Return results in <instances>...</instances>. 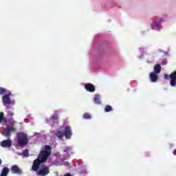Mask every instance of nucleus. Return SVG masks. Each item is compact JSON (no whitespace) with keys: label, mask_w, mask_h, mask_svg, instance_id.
<instances>
[{"label":"nucleus","mask_w":176,"mask_h":176,"mask_svg":"<svg viewBox=\"0 0 176 176\" xmlns=\"http://www.w3.org/2000/svg\"><path fill=\"white\" fill-rule=\"evenodd\" d=\"M83 118H84V119H91V116L90 113H85L83 115Z\"/></svg>","instance_id":"aec40b11"},{"label":"nucleus","mask_w":176,"mask_h":176,"mask_svg":"<svg viewBox=\"0 0 176 176\" xmlns=\"http://www.w3.org/2000/svg\"><path fill=\"white\" fill-rule=\"evenodd\" d=\"M3 116H4L3 112H1L0 113V123H1L3 121Z\"/></svg>","instance_id":"b1692460"},{"label":"nucleus","mask_w":176,"mask_h":176,"mask_svg":"<svg viewBox=\"0 0 176 176\" xmlns=\"http://www.w3.org/2000/svg\"><path fill=\"white\" fill-rule=\"evenodd\" d=\"M2 164V160L0 159V166Z\"/></svg>","instance_id":"c85d7f7f"},{"label":"nucleus","mask_w":176,"mask_h":176,"mask_svg":"<svg viewBox=\"0 0 176 176\" xmlns=\"http://www.w3.org/2000/svg\"><path fill=\"white\" fill-rule=\"evenodd\" d=\"M50 155H52V146L45 145L43 146V150L40 151L37 159L43 163H46L47 162V159L50 157Z\"/></svg>","instance_id":"f257e3e1"},{"label":"nucleus","mask_w":176,"mask_h":176,"mask_svg":"<svg viewBox=\"0 0 176 176\" xmlns=\"http://www.w3.org/2000/svg\"><path fill=\"white\" fill-rule=\"evenodd\" d=\"M151 28L153 30H159V23L154 21L151 25Z\"/></svg>","instance_id":"a211bd4d"},{"label":"nucleus","mask_w":176,"mask_h":176,"mask_svg":"<svg viewBox=\"0 0 176 176\" xmlns=\"http://www.w3.org/2000/svg\"><path fill=\"white\" fill-rule=\"evenodd\" d=\"M13 115H14V113L10 111H8L7 116H13Z\"/></svg>","instance_id":"393cba45"},{"label":"nucleus","mask_w":176,"mask_h":176,"mask_svg":"<svg viewBox=\"0 0 176 176\" xmlns=\"http://www.w3.org/2000/svg\"><path fill=\"white\" fill-rule=\"evenodd\" d=\"M113 110V109L112 108V106L107 104L106 105L105 108H104V112H111Z\"/></svg>","instance_id":"6ab92c4d"},{"label":"nucleus","mask_w":176,"mask_h":176,"mask_svg":"<svg viewBox=\"0 0 176 176\" xmlns=\"http://www.w3.org/2000/svg\"><path fill=\"white\" fill-rule=\"evenodd\" d=\"M12 96V92H8V94L4 95L2 96V102L3 105H9L12 104V100L10 99V97Z\"/></svg>","instance_id":"7ed1b4c3"},{"label":"nucleus","mask_w":176,"mask_h":176,"mask_svg":"<svg viewBox=\"0 0 176 176\" xmlns=\"http://www.w3.org/2000/svg\"><path fill=\"white\" fill-rule=\"evenodd\" d=\"M8 122L11 124L12 126H14V121L13 120H9Z\"/></svg>","instance_id":"a878e982"},{"label":"nucleus","mask_w":176,"mask_h":176,"mask_svg":"<svg viewBox=\"0 0 176 176\" xmlns=\"http://www.w3.org/2000/svg\"><path fill=\"white\" fill-rule=\"evenodd\" d=\"M162 72V66L160 64H157L154 67V74H160Z\"/></svg>","instance_id":"ddd939ff"},{"label":"nucleus","mask_w":176,"mask_h":176,"mask_svg":"<svg viewBox=\"0 0 176 176\" xmlns=\"http://www.w3.org/2000/svg\"><path fill=\"white\" fill-rule=\"evenodd\" d=\"M8 93H10V91H8L6 88L0 87V96L6 95Z\"/></svg>","instance_id":"2eb2a0df"},{"label":"nucleus","mask_w":176,"mask_h":176,"mask_svg":"<svg viewBox=\"0 0 176 176\" xmlns=\"http://www.w3.org/2000/svg\"><path fill=\"white\" fill-rule=\"evenodd\" d=\"M41 163L43 162L39 160V159L37 158L34 160L32 166V170H33V171H38V170H39V167L41 166Z\"/></svg>","instance_id":"0eeeda50"},{"label":"nucleus","mask_w":176,"mask_h":176,"mask_svg":"<svg viewBox=\"0 0 176 176\" xmlns=\"http://www.w3.org/2000/svg\"><path fill=\"white\" fill-rule=\"evenodd\" d=\"M51 119L52 120H57L58 119V116L57 114H54L52 116Z\"/></svg>","instance_id":"4be33fe9"},{"label":"nucleus","mask_w":176,"mask_h":176,"mask_svg":"<svg viewBox=\"0 0 176 176\" xmlns=\"http://www.w3.org/2000/svg\"><path fill=\"white\" fill-rule=\"evenodd\" d=\"M9 171H10L9 168L8 167L3 168L0 176H8V175L9 174Z\"/></svg>","instance_id":"4468645a"},{"label":"nucleus","mask_w":176,"mask_h":176,"mask_svg":"<svg viewBox=\"0 0 176 176\" xmlns=\"http://www.w3.org/2000/svg\"><path fill=\"white\" fill-rule=\"evenodd\" d=\"M164 79H168V75L164 74Z\"/></svg>","instance_id":"bb28decb"},{"label":"nucleus","mask_w":176,"mask_h":176,"mask_svg":"<svg viewBox=\"0 0 176 176\" xmlns=\"http://www.w3.org/2000/svg\"><path fill=\"white\" fill-rule=\"evenodd\" d=\"M150 79L153 83L157 82V79H159V76L157 73L151 72L150 73Z\"/></svg>","instance_id":"9b49d317"},{"label":"nucleus","mask_w":176,"mask_h":176,"mask_svg":"<svg viewBox=\"0 0 176 176\" xmlns=\"http://www.w3.org/2000/svg\"><path fill=\"white\" fill-rule=\"evenodd\" d=\"M85 89L87 91H89V93H94V91H96V87L91 83H86L85 85Z\"/></svg>","instance_id":"1a4fd4ad"},{"label":"nucleus","mask_w":176,"mask_h":176,"mask_svg":"<svg viewBox=\"0 0 176 176\" xmlns=\"http://www.w3.org/2000/svg\"><path fill=\"white\" fill-rule=\"evenodd\" d=\"M173 155H176V150L173 152Z\"/></svg>","instance_id":"cd10ccee"},{"label":"nucleus","mask_w":176,"mask_h":176,"mask_svg":"<svg viewBox=\"0 0 176 176\" xmlns=\"http://www.w3.org/2000/svg\"><path fill=\"white\" fill-rule=\"evenodd\" d=\"M2 135H4V137L10 138L12 134L10 133V130L9 129V127H7L6 129H4V131L2 132Z\"/></svg>","instance_id":"f8f14e48"},{"label":"nucleus","mask_w":176,"mask_h":176,"mask_svg":"<svg viewBox=\"0 0 176 176\" xmlns=\"http://www.w3.org/2000/svg\"><path fill=\"white\" fill-rule=\"evenodd\" d=\"M170 77V85L172 86V87H174L176 86V71L171 73L169 76Z\"/></svg>","instance_id":"6e6552de"},{"label":"nucleus","mask_w":176,"mask_h":176,"mask_svg":"<svg viewBox=\"0 0 176 176\" xmlns=\"http://www.w3.org/2000/svg\"><path fill=\"white\" fill-rule=\"evenodd\" d=\"M1 146H2V148H10V146H12V140L9 139L3 140L1 143Z\"/></svg>","instance_id":"9d476101"},{"label":"nucleus","mask_w":176,"mask_h":176,"mask_svg":"<svg viewBox=\"0 0 176 176\" xmlns=\"http://www.w3.org/2000/svg\"><path fill=\"white\" fill-rule=\"evenodd\" d=\"M63 134L66 140H70V138L72 137V129L69 125L65 127Z\"/></svg>","instance_id":"20e7f679"},{"label":"nucleus","mask_w":176,"mask_h":176,"mask_svg":"<svg viewBox=\"0 0 176 176\" xmlns=\"http://www.w3.org/2000/svg\"><path fill=\"white\" fill-rule=\"evenodd\" d=\"M16 141L19 146H25L28 144V136L23 132H19L16 134Z\"/></svg>","instance_id":"f03ea898"},{"label":"nucleus","mask_w":176,"mask_h":176,"mask_svg":"<svg viewBox=\"0 0 176 176\" xmlns=\"http://www.w3.org/2000/svg\"><path fill=\"white\" fill-rule=\"evenodd\" d=\"M94 101L95 104H101V100H100V94H96L94 98Z\"/></svg>","instance_id":"dca6fc26"},{"label":"nucleus","mask_w":176,"mask_h":176,"mask_svg":"<svg viewBox=\"0 0 176 176\" xmlns=\"http://www.w3.org/2000/svg\"><path fill=\"white\" fill-rule=\"evenodd\" d=\"M10 170L12 174H17L18 175H21V174H23V169L20 168L17 165L12 166Z\"/></svg>","instance_id":"423d86ee"},{"label":"nucleus","mask_w":176,"mask_h":176,"mask_svg":"<svg viewBox=\"0 0 176 176\" xmlns=\"http://www.w3.org/2000/svg\"><path fill=\"white\" fill-rule=\"evenodd\" d=\"M49 173H50V170L49 169L48 166H43L41 169H40L38 172H37V175L39 176H46L47 175V174H49Z\"/></svg>","instance_id":"39448f33"},{"label":"nucleus","mask_w":176,"mask_h":176,"mask_svg":"<svg viewBox=\"0 0 176 176\" xmlns=\"http://www.w3.org/2000/svg\"><path fill=\"white\" fill-rule=\"evenodd\" d=\"M56 137L58 138V140H61L63 138V137H64V131H58L56 134Z\"/></svg>","instance_id":"f3484780"},{"label":"nucleus","mask_w":176,"mask_h":176,"mask_svg":"<svg viewBox=\"0 0 176 176\" xmlns=\"http://www.w3.org/2000/svg\"><path fill=\"white\" fill-rule=\"evenodd\" d=\"M23 156H25V157H28L30 156V153H28V149H25L23 153Z\"/></svg>","instance_id":"412c9836"},{"label":"nucleus","mask_w":176,"mask_h":176,"mask_svg":"<svg viewBox=\"0 0 176 176\" xmlns=\"http://www.w3.org/2000/svg\"><path fill=\"white\" fill-rule=\"evenodd\" d=\"M10 133L11 131H12L13 133H16L17 131V129L13 127V126H11V127H8Z\"/></svg>","instance_id":"5701e85b"}]
</instances>
